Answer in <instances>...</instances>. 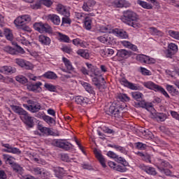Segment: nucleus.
I'll list each match as a JSON object with an SVG mask.
<instances>
[{
    "instance_id": "1",
    "label": "nucleus",
    "mask_w": 179,
    "mask_h": 179,
    "mask_svg": "<svg viewBox=\"0 0 179 179\" xmlns=\"http://www.w3.org/2000/svg\"><path fill=\"white\" fill-rule=\"evenodd\" d=\"M121 20L123 23H125L134 29L142 27V24H141V21L139 20V16H138L136 13L131 10H127L123 12Z\"/></svg>"
},
{
    "instance_id": "2",
    "label": "nucleus",
    "mask_w": 179,
    "mask_h": 179,
    "mask_svg": "<svg viewBox=\"0 0 179 179\" xmlns=\"http://www.w3.org/2000/svg\"><path fill=\"white\" fill-rule=\"evenodd\" d=\"M108 115L115 117V118H120L122 117V107L116 103H112L111 106L106 110Z\"/></svg>"
},
{
    "instance_id": "3",
    "label": "nucleus",
    "mask_w": 179,
    "mask_h": 179,
    "mask_svg": "<svg viewBox=\"0 0 179 179\" xmlns=\"http://www.w3.org/2000/svg\"><path fill=\"white\" fill-rule=\"evenodd\" d=\"M28 104H23V107L24 108H27L28 111H30L31 113H38L39 110H41V105L40 103L31 100L27 101Z\"/></svg>"
},
{
    "instance_id": "4",
    "label": "nucleus",
    "mask_w": 179,
    "mask_h": 179,
    "mask_svg": "<svg viewBox=\"0 0 179 179\" xmlns=\"http://www.w3.org/2000/svg\"><path fill=\"white\" fill-rule=\"evenodd\" d=\"M34 28L39 33H51V31H52L51 26L48 25V24H44L43 22L34 23Z\"/></svg>"
},
{
    "instance_id": "5",
    "label": "nucleus",
    "mask_w": 179,
    "mask_h": 179,
    "mask_svg": "<svg viewBox=\"0 0 179 179\" xmlns=\"http://www.w3.org/2000/svg\"><path fill=\"white\" fill-rule=\"evenodd\" d=\"M52 144L53 145V146L60 148V149H64V150H70L73 146L69 142L64 141L62 140H54Z\"/></svg>"
},
{
    "instance_id": "6",
    "label": "nucleus",
    "mask_w": 179,
    "mask_h": 179,
    "mask_svg": "<svg viewBox=\"0 0 179 179\" xmlns=\"http://www.w3.org/2000/svg\"><path fill=\"white\" fill-rule=\"evenodd\" d=\"M14 62L20 66V68H24V69L30 70L33 69V64L30 62L24 60V59L17 58L15 59Z\"/></svg>"
},
{
    "instance_id": "7",
    "label": "nucleus",
    "mask_w": 179,
    "mask_h": 179,
    "mask_svg": "<svg viewBox=\"0 0 179 179\" xmlns=\"http://www.w3.org/2000/svg\"><path fill=\"white\" fill-rule=\"evenodd\" d=\"M1 146L3 148H6V149H3V152H6V153H13L14 155H20L22 151L19 150V148H13L12 145H10L8 143H3V142L1 143Z\"/></svg>"
},
{
    "instance_id": "8",
    "label": "nucleus",
    "mask_w": 179,
    "mask_h": 179,
    "mask_svg": "<svg viewBox=\"0 0 179 179\" xmlns=\"http://www.w3.org/2000/svg\"><path fill=\"white\" fill-rule=\"evenodd\" d=\"M86 65L88 69V73H90L91 78H93L94 76H100V70H99L96 66H93V64L90 63H86Z\"/></svg>"
},
{
    "instance_id": "9",
    "label": "nucleus",
    "mask_w": 179,
    "mask_h": 179,
    "mask_svg": "<svg viewBox=\"0 0 179 179\" xmlns=\"http://www.w3.org/2000/svg\"><path fill=\"white\" fill-rule=\"evenodd\" d=\"M177 51H178V46L176 43H170L166 54L167 58H171V56L176 54Z\"/></svg>"
},
{
    "instance_id": "10",
    "label": "nucleus",
    "mask_w": 179,
    "mask_h": 179,
    "mask_svg": "<svg viewBox=\"0 0 179 179\" xmlns=\"http://www.w3.org/2000/svg\"><path fill=\"white\" fill-rule=\"evenodd\" d=\"M20 118L22 121H24V123L29 128H33L34 125V122L33 120V117L29 115L28 113L24 116H20Z\"/></svg>"
},
{
    "instance_id": "11",
    "label": "nucleus",
    "mask_w": 179,
    "mask_h": 179,
    "mask_svg": "<svg viewBox=\"0 0 179 179\" xmlns=\"http://www.w3.org/2000/svg\"><path fill=\"white\" fill-rule=\"evenodd\" d=\"M137 61L141 62V64H153V59L145 55H138L136 57Z\"/></svg>"
},
{
    "instance_id": "12",
    "label": "nucleus",
    "mask_w": 179,
    "mask_h": 179,
    "mask_svg": "<svg viewBox=\"0 0 179 179\" xmlns=\"http://www.w3.org/2000/svg\"><path fill=\"white\" fill-rule=\"evenodd\" d=\"M120 83L121 85H123V86H125V87H128V89H131V90H138V87H136L135 84L129 83V81H128L125 78H122L120 80Z\"/></svg>"
},
{
    "instance_id": "13",
    "label": "nucleus",
    "mask_w": 179,
    "mask_h": 179,
    "mask_svg": "<svg viewBox=\"0 0 179 179\" xmlns=\"http://www.w3.org/2000/svg\"><path fill=\"white\" fill-rule=\"evenodd\" d=\"M57 10L58 13L62 15L63 16H65L66 17H69L71 15V13H69V10H68V8L62 4L57 5Z\"/></svg>"
},
{
    "instance_id": "14",
    "label": "nucleus",
    "mask_w": 179,
    "mask_h": 179,
    "mask_svg": "<svg viewBox=\"0 0 179 179\" xmlns=\"http://www.w3.org/2000/svg\"><path fill=\"white\" fill-rule=\"evenodd\" d=\"M31 171L35 176H39L40 177H42V178H45V176H47V173H45V171H44V169H43V168L33 167L31 169Z\"/></svg>"
},
{
    "instance_id": "15",
    "label": "nucleus",
    "mask_w": 179,
    "mask_h": 179,
    "mask_svg": "<svg viewBox=\"0 0 179 179\" xmlns=\"http://www.w3.org/2000/svg\"><path fill=\"white\" fill-rule=\"evenodd\" d=\"M1 73H4L5 75H12L16 72V69L10 66H3L0 68Z\"/></svg>"
},
{
    "instance_id": "16",
    "label": "nucleus",
    "mask_w": 179,
    "mask_h": 179,
    "mask_svg": "<svg viewBox=\"0 0 179 179\" xmlns=\"http://www.w3.org/2000/svg\"><path fill=\"white\" fill-rule=\"evenodd\" d=\"M48 20L53 23L55 26H59L61 24V18L55 14H50L48 15Z\"/></svg>"
},
{
    "instance_id": "17",
    "label": "nucleus",
    "mask_w": 179,
    "mask_h": 179,
    "mask_svg": "<svg viewBox=\"0 0 179 179\" xmlns=\"http://www.w3.org/2000/svg\"><path fill=\"white\" fill-rule=\"evenodd\" d=\"M10 107L15 114H18V115H21V117H24L27 113V111L20 106L10 105Z\"/></svg>"
},
{
    "instance_id": "18",
    "label": "nucleus",
    "mask_w": 179,
    "mask_h": 179,
    "mask_svg": "<svg viewBox=\"0 0 179 179\" xmlns=\"http://www.w3.org/2000/svg\"><path fill=\"white\" fill-rule=\"evenodd\" d=\"M113 5L116 8H127V6H131V3L126 0H115Z\"/></svg>"
},
{
    "instance_id": "19",
    "label": "nucleus",
    "mask_w": 179,
    "mask_h": 179,
    "mask_svg": "<svg viewBox=\"0 0 179 179\" xmlns=\"http://www.w3.org/2000/svg\"><path fill=\"white\" fill-rule=\"evenodd\" d=\"M94 153L99 163L101 164L102 167H107V165H106V159H104V157H103V155H101V153H100L97 149L94 150Z\"/></svg>"
},
{
    "instance_id": "20",
    "label": "nucleus",
    "mask_w": 179,
    "mask_h": 179,
    "mask_svg": "<svg viewBox=\"0 0 179 179\" xmlns=\"http://www.w3.org/2000/svg\"><path fill=\"white\" fill-rule=\"evenodd\" d=\"M96 5V1L94 0H87L85 2H84V4L83 6V9L85 12H90L91 8H93Z\"/></svg>"
},
{
    "instance_id": "21",
    "label": "nucleus",
    "mask_w": 179,
    "mask_h": 179,
    "mask_svg": "<svg viewBox=\"0 0 179 179\" xmlns=\"http://www.w3.org/2000/svg\"><path fill=\"white\" fill-rule=\"evenodd\" d=\"M113 34H115L120 38H128V33L124 31V29H114Z\"/></svg>"
},
{
    "instance_id": "22",
    "label": "nucleus",
    "mask_w": 179,
    "mask_h": 179,
    "mask_svg": "<svg viewBox=\"0 0 179 179\" xmlns=\"http://www.w3.org/2000/svg\"><path fill=\"white\" fill-rule=\"evenodd\" d=\"M136 155L141 157V160H143V162H146V163H152V157L150 155L146 152L143 153L142 152H138L136 153Z\"/></svg>"
},
{
    "instance_id": "23",
    "label": "nucleus",
    "mask_w": 179,
    "mask_h": 179,
    "mask_svg": "<svg viewBox=\"0 0 179 179\" xmlns=\"http://www.w3.org/2000/svg\"><path fill=\"white\" fill-rule=\"evenodd\" d=\"M3 159L5 162V163L6 164H10V166H11V167L13 166V164H15L16 162H15V160H16V159H15V157L9 155H6L4 154L3 155Z\"/></svg>"
},
{
    "instance_id": "24",
    "label": "nucleus",
    "mask_w": 179,
    "mask_h": 179,
    "mask_svg": "<svg viewBox=\"0 0 179 179\" xmlns=\"http://www.w3.org/2000/svg\"><path fill=\"white\" fill-rule=\"evenodd\" d=\"M54 172L55 176L57 177V178H62V177H65V174H66L64 168L62 167L55 168Z\"/></svg>"
},
{
    "instance_id": "25",
    "label": "nucleus",
    "mask_w": 179,
    "mask_h": 179,
    "mask_svg": "<svg viewBox=\"0 0 179 179\" xmlns=\"http://www.w3.org/2000/svg\"><path fill=\"white\" fill-rule=\"evenodd\" d=\"M145 87H147V89H150L151 90H155V92H157L160 87V86L155 84L152 81H148L146 83H144Z\"/></svg>"
},
{
    "instance_id": "26",
    "label": "nucleus",
    "mask_w": 179,
    "mask_h": 179,
    "mask_svg": "<svg viewBox=\"0 0 179 179\" xmlns=\"http://www.w3.org/2000/svg\"><path fill=\"white\" fill-rule=\"evenodd\" d=\"M38 41L43 44V45H50L51 44V38L44 35H40L38 36Z\"/></svg>"
},
{
    "instance_id": "27",
    "label": "nucleus",
    "mask_w": 179,
    "mask_h": 179,
    "mask_svg": "<svg viewBox=\"0 0 179 179\" xmlns=\"http://www.w3.org/2000/svg\"><path fill=\"white\" fill-rule=\"evenodd\" d=\"M122 45L123 47H125L126 48H129L130 50H132V51H138V47L136 45L131 43L129 41H123L120 42Z\"/></svg>"
},
{
    "instance_id": "28",
    "label": "nucleus",
    "mask_w": 179,
    "mask_h": 179,
    "mask_svg": "<svg viewBox=\"0 0 179 179\" xmlns=\"http://www.w3.org/2000/svg\"><path fill=\"white\" fill-rule=\"evenodd\" d=\"M116 55L118 58L127 59L129 57V52L125 49H121L117 50Z\"/></svg>"
},
{
    "instance_id": "29",
    "label": "nucleus",
    "mask_w": 179,
    "mask_h": 179,
    "mask_svg": "<svg viewBox=\"0 0 179 179\" xmlns=\"http://www.w3.org/2000/svg\"><path fill=\"white\" fill-rule=\"evenodd\" d=\"M3 34L5 36L6 40L13 41V32H12V30L5 28Z\"/></svg>"
},
{
    "instance_id": "30",
    "label": "nucleus",
    "mask_w": 179,
    "mask_h": 179,
    "mask_svg": "<svg viewBox=\"0 0 179 179\" xmlns=\"http://www.w3.org/2000/svg\"><path fill=\"white\" fill-rule=\"evenodd\" d=\"M74 100L75 103L80 104V106H85L87 103V98H85L82 96H76Z\"/></svg>"
},
{
    "instance_id": "31",
    "label": "nucleus",
    "mask_w": 179,
    "mask_h": 179,
    "mask_svg": "<svg viewBox=\"0 0 179 179\" xmlns=\"http://www.w3.org/2000/svg\"><path fill=\"white\" fill-rule=\"evenodd\" d=\"M100 79H101V80H104V78H97L94 76L92 78L93 85H94L99 90H101V87H103V85L100 83Z\"/></svg>"
},
{
    "instance_id": "32",
    "label": "nucleus",
    "mask_w": 179,
    "mask_h": 179,
    "mask_svg": "<svg viewBox=\"0 0 179 179\" xmlns=\"http://www.w3.org/2000/svg\"><path fill=\"white\" fill-rule=\"evenodd\" d=\"M99 30L101 33H114V29H113L111 25H102L100 27Z\"/></svg>"
},
{
    "instance_id": "33",
    "label": "nucleus",
    "mask_w": 179,
    "mask_h": 179,
    "mask_svg": "<svg viewBox=\"0 0 179 179\" xmlns=\"http://www.w3.org/2000/svg\"><path fill=\"white\" fill-rule=\"evenodd\" d=\"M78 55H80V57H82L83 58H85V59H89L90 58V55L89 54V51L84 49H79L77 50Z\"/></svg>"
},
{
    "instance_id": "34",
    "label": "nucleus",
    "mask_w": 179,
    "mask_h": 179,
    "mask_svg": "<svg viewBox=\"0 0 179 179\" xmlns=\"http://www.w3.org/2000/svg\"><path fill=\"white\" fill-rule=\"evenodd\" d=\"M166 90L172 94V96H179V91L174 86L166 85Z\"/></svg>"
},
{
    "instance_id": "35",
    "label": "nucleus",
    "mask_w": 179,
    "mask_h": 179,
    "mask_svg": "<svg viewBox=\"0 0 179 179\" xmlns=\"http://www.w3.org/2000/svg\"><path fill=\"white\" fill-rule=\"evenodd\" d=\"M43 78L55 80V79H58V76H57L56 73L52 71H47L43 74Z\"/></svg>"
},
{
    "instance_id": "36",
    "label": "nucleus",
    "mask_w": 179,
    "mask_h": 179,
    "mask_svg": "<svg viewBox=\"0 0 179 179\" xmlns=\"http://www.w3.org/2000/svg\"><path fill=\"white\" fill-rule=\"evenodd\" d=\"M137 3L144 9H153V6H152V4L146 1H143L142 0H138Z\"/></svg>"
},
{
    "instance_id": "37",
    "label": "nucleus",
    "mask_w": 179,
    "mask_h": 179,
    "mask_svg": "<svg viewBox=\"0 0 179 179\" xmlns=\"http://www.w3.org/2000/svg\"><path fill=\"white\" fill-rule=\"evenodd\" d=\"M149 31L152 34V36H159V37H162L164 34L162 31L157 29L156 27H150L149 29Z\"/></svg>"
},
{
    "instance_id": "38",
    "label": "nucleus",
    "mask_w": 179,
    "mask_h": 179,
    "mask_svg": "<svg viewBox=\"0 0 179 179\" xmlns=\"http://www.w3.org/2000/svg\"><path fill=\"white\" fill-rule=\"evenodd\" d=\"M109 148H113L114 149H116L118 152H120L121 153H123V155H127L128 153V151H127V149L125 148L120 146V145H111L110 144Z\"/></svg>"
},
{
    "instance_id": "39",
    "label": "nucleus",
    "mask_w": 179,
    "mask_h": 179,
    "mask_svg": "<svg viewBox=\"0 0 179 179\" xmlns=\"http://www.w3.org/2000/svg\"><path fill=\"white\" fill-rule=\"evenodd\" d=\"M173 169V166L170 164L168 162L166 161H160L159 165L157 166V169L160 171V169Z\"/></svg>"
},
{
    "instance_id": "40",
    "label": "nucleus",
    "mask_w": 179,
    "mask_h": 179,
    "mask_svg": "<svg viewBox=\"0 0 179 179\" xmlns=\"http://www.w3.org/2000/svg\"><path fill=\"white\" fill-rule=\"evenodd\" d=\"M41 85H43V83H41V82H38L35 84H31V85H28V89L31 92H36V91L38 90V89H40V86H41Z\"/></svg>"
},
{
    "instance_id": "41",
    "label": "nucleus",
    "mask_w": 179,
    "mask_h": 179,
    "mask_svg": "<svg viewBox=\"0 0 179 179\" xmlns=\"http://www.w3.org/2000/svg\"><path fill=\"white\" fill-rule=\"evenodd\" d=\"M83 86L85 89L86 92H87L88 93H90V94H94V90L93 87H92V85L87 83H84L83 84Z\"/></svg>"
},
{
    "instance_id": "42",
    "label": "nucleus",
    "mask_w": 179,
    "mask_h": 179,
    "mask_svg": "<svg viewBox=\"0 0 179 179\" xmlns=\"http://www.w3.org/2000/svg\"><path fill=\"white\" fill-rule=\"evenodd\" d=\"M131 96L134 100L137 101H141L142 100V97L143 96V94L140 92H131Z\"/></svg>"
},
{
    "instance_id": "43",
    "label": "nucleus",
    "mask_w": 179,
    "mask_h": 179,
    "mask_svg": "<svg viewBox=\"0 0 179 179\" xmlns=\"http://www.w3.org/2000/svg\"><path fill=\"white\" fill-rule=\"evenodd\" d=\"M3 51L8 54H11V55H16V54H17V50L10 46H5L3 48Z\"/></svg>"
},
{
    "instance_id": "44",
    "label": "nucleus",
    "mask_w": 179,
    "mask_h": 179,
    "mask_svg": "<svg viewBox=\"0 0 179 179\" xmlns=\"http://www.w3.org/2000/svg\"><path fill=\"white\" fill-rule=\"evenodd\" d=\"M62 61L65 66L67 68L68 71H72V69H73V67L72 66V63H71V61H69V59H68L66 57H62Z\"/></svg>"
},
{
    "instance_id": "45",
    "label": "nucleus",
    "mask_w": 179,
    "mask_h": 179,
    "mask_svg": "<svg viewBox=\"0 0 179 179\" xmlns=\"http://www.w3.org/2000/svg\"><path fill=\"white\" fill-rule=\"evenodd\" d=\"M11 167L13 171L18 173V174H22V171H23V167L20 166L19 164L15 162V164H13Z\"/></svg>"
},
{
    "instance_id": "46",
    "label": "nucleus",
    "mask_w": 179,
    "mask_h": 179,
    "mask_svg": "<svg viewBox=\"0 0 179 179\" xmlns=\"http://www.w3.org/2000/svg\"><path fill=\"white\" fill-rule=\"evenodd\" d=\"M83 22L85 29L87 30H90V29H92V20H90V17L89 16L86 17Z\"/></svg>"
},
{
    "instance_id": "47",
    "label": "nucleus",
    "mask_w": 179,
    "mask_h": 179,
    "mask_svg": "<svg viewBox=\"0 0 179 179\" xmlns=\"http://www.w3.org/2000/svg\"><path fill=\"white\" fill-rule=\"evenodd\" d=\"M15 80H17V82H19V83H22V85H25V83H27L29 82L27 78H26V77L23 76H18L15 77Z\"/></svg>"
},
{
    "instance_id": "48",
    "label": "nucleus",
    "mask_w": 179,
    "mask_h": 179,
    "mask_svg": "<svg viewBox=\"0 0 179 179\" xmlns=\"http://www.w3.org/2000/svg\"><path fill=\"white\" fill-rule=\"evenodd\" d=\"M15 26H24V21L23 20V17H18L14 21Z\"/></svg>"
},
{
    "instance_id": "49",
    "label": "nucleus",
    "mask_w": 179,
    "mask_h": 179,
    "mask_svg": "<svg viewBox=\"0 0 179 179\" xmlns=\"http://www.w3.org/2000/svg\"><path fill=\"white\" fill-rule=\"evenodd\" d=\"M42 119L43 120V121L47 122V124H55V120H54V118H52L48 115H45L42 116Z\"/></svg>"
},
{
    "instance_id": "50",
    "label": "nucleus",
    "mask_w": 179,
    "mask_h": 179,
    "mask_svg": "<svg viewBox=\"0 0 179 179\" xmlns=\"http://www.w3.org/2000/svg\"><path fill=\"white\" fill-rule=\"evenodd\" d=\"M135 146L138 150H145V149L148 148L146 144L141 142L136 143Z\"/></svg>"
},
{
    "instance_id": "51",
    "label": "nucleus",
    "mask_w": 179,
    "mask_h": 179,
    "mask_svg": "<svg viewBox=\"0 0 179 179\" xmlns=\"http://www.w3.org/2000/svg\"><path fill=\"white\" fill-rule=\"evenodd\" d=\"M169 36L172 37L173 38H175L176 40H179V32L173 31V30H169L168 31Z\"/></svg>"
},
{
    "instance_id": "52",
    "label": "nucleus",
    "mask_w": 179,
    "mask_h": 179,
    "mask_svg": "<svg viewBox=\"0 0 179 179\" xmlns=\"http://www.w3.org/2000/svg\"><path fill=\"white\" fill-rule=\"evenodd\" d=\"M58 35L61 41H64V43H69V36L65 34H62L61 32H59Z\"/></svg>"
},
{
    "instance_id": "53",
    "label": "nucleus",
    "mask_w": 179,
    "mask_h": 179,
    "mask_svg": "<svg viewBox=\"0 0 179 179\" xmlns=\"http://www.w3.org/2000/svg\"><path fill=\"white\" fill-rule=\"evenodd\" d=\"M75 16L78 20H83V22L87 17V15L83 13H76Z\"/></svg>"
},
{
    "instance_id": "54",
    "label": "nucleus",
    "mask_w": 179,
    "mask_h": 179,
    "mask_svg": "<svg viewBox=\"0 0 179 179\" xmlns=\"http://www.w3.org/2000/svg\"><path fill=\"white\" fill-rule=\"evenodd\" d=\"M116 162L120 164H122V166H128V162H127V160L122 157H118V155L116 158Z\"/></svg>"
},
{
    "instance_id": "55",
    "label": "nucleus",
    "mask_w": 179,
    "mask_h": 179,
    "mask_svg": "<svg viewBox=\"0 0 179 179\" xmlns=\"http://www.w3.org/2000/svg\"><path fill=\"white\" fill-rule=\"evenodd\" d=\"M127 166H121V165H116V168L115 169V171H119L120 173H125L127 171Z\"/></svg>"
},
{
    "instance_id": "56",
    "label": "nucleus",
    "mask_w": 179,
    "mask_h": 179,
    "mask_svg": "<svg viewBox=\"0 0 179 179\" xmlns=\"http://www.w3.org/2000/svg\"><path fill=\"white\" fill-rule=\"evenodd\" d=\"M41 132L42 134H45V135H54V131H52L51 129L48 127H43V130Z\"/></svg>"
},
{
    "instance_id": "57",
    "label": "nucleus",
    "mask_w": 179,
    "mask_h": 179,
    "mask_svg": "<svg viewBox=\"0 0 179 179\" xmlns=\"http://www.w3.org/2000/svg\"><path fill=\"white\" fill-rule=\"evenodd\" d=\"M148 174H150V176H156L157 174V172H156V169L153 167L148 166L147 168V172Z\"/></svg>"
},
{
    "instance_id": "58",
    "label": "nucleus",
    "mask_w": 179,
    "mask_h": 179,
    "mask_svg": "<svg viewBox=\"0 0 179 179\" xmlns=\"http://www.w3.org/2000/svg\"><path fill=\"white\" fill-rule=\"evenodd\" d=\"M60 159L61 160H62V162H71V159H69V156L68 155V154H61Z\"/></svg>"
},
{
    "instance_id": "59",
    "label": "nucleus",
    "mask_w": 179,
    "mask_h": 179,
    "mask_svg": "<svg viewBox=\"0 0 179 179\" xmlns=\"http://www.w3.org/2000/svg\"><path fill=\"white\" fill-rule=\"evenodd\" d=\"M160 172L163 174H165V176H171V171H170L169 169L165 168H159Z\"/></svg>"
},
{
    "instance_id": "60",
    "label": "nucleus",
    "mask_w": 179,
    "mask_h": 179,
    "mask_svg": "<svg viewBox=\"0 0 179 179\" xmlns=\"http://www.w3.org/2000/svg\"><path fill=\"white\" fill-rule=\"evenodd\" d=\"M98 40L99 41H100L101 43H103V44H108L109 41H108V37L106 36H99L98 37Z\"/></svg>"
},
{
    "instance_id": "61",
    "label": "nucleus",
    "mask_w": 179,
    "mask_h": 179,
    "mask_svg": "<svg viewBox=\"0 0 179 179\" xmlns=\"http://www.w3.org/2000/svg\"><path fill=\"white\" fill-rule=\"evenodd\" d=\"M157 92H160V93H162L164 96H165V97H166L167 99H170V95H169L167 92H166V90H164V88L162 87L161 86H159V88H158Z\"/></svg>"
},
{
    "instance_id": "62",
    "label": "nucleus",
    "mask_w": 179,
    "mask_h": 179,
    "mask_svg": "<svg viewBox=\"0 0 179 179\" xmlns=\"http://www.w3.org/2000/svg\"><path fill=\"white\" fill-rule=\"evenodd\" d=\"M45 87L50 92H55V86L53 85L46 83L45 84Z\"/></svg>"
},
{
    "instance_id": "63",
    "label": "nucleus",
    "mask_w": 179,
    "mask_h": 179,
    "mask_svg": "<svg viewBox=\"0 0 179 179\" xmlns=\"http://www.w3.org/2000/svg\"><path fill=\"white\" fill-rule=\"evenodd\" d=\"M64 24H71V19L68 17H64L62 21V26H64Z\"/></svg>"
},
{
    "instance_id": "64",
    "label": "nucleus",
    "mask_w": 179,
    "mask_h": 179,
    "mask_svg": "<svg viewBox=\"0 0 179 179\" xmlns=\"http://www.w3.org/2000/svg\"><path fill=\"white\" fill-rule=\"evenodd\" d=\"M22 19L24 20V24L31 22V17H30V15H22Z\"/></svg>"
}]
</instances>
